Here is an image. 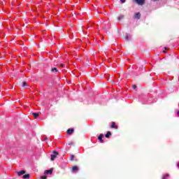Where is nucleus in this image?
I'll list each match as a JSON object with an SVG mask.
<instances>
[{
	"mask_svg": "<svg viewBox=\"0 0 179 179\" xmlns=\"http://www.w3.org/2000/svg\"><path fill=\"white\" fill-rule=\"evenodd\" d=\"M57 71H58V69H57V67H53L52 69V73H57Z\"/></svg>",
	"mask_w": 179,
	"mask_h": 179,
	"instance_id": "f8f14e48",
	"label": "nucleus"
},
{
	"mask_svg": "<svg viewBox=\"0 0 179 179\" xmlns=\"http://www.w3.org/2000/svg\"><path fill=\"white\" fill-rule=\"evenodd\" d=\"M122 18H124V15H119L118 20H122Z\"/></svg>",
	"mask_w": 179,
	"mask_h": 179,
	"instance_id": "dca6fc26",
	"label": "nucleus"
},
{
	"mask_svg": "<svg viewBox=\"0 0 179 179\" xmlns=\"http://www.w3.org/2000/svg\"><path fill=\"white\" fill-rule=\"evenodd\" d=\"M50 160H51L52 162H54V160H55V157H50Z\"/></svg>",
	"mask_w": 179,
	"mask_h": 179,
	"instance_id": "6ab92c4d",
	"label": "nucleus"
},
{
	"mask_svg": "<svg viewBox=\"0 0 179 179\" xmlns=\"http://www.w3.org/2000/svg\"><path fill=\"white\" fill-rule=\"evenodd\" d=\"M135 1L138 5H144L145 3V0H135Z\"/></svg>",
	"mask_w": 179,
	"mask_h": 179,
	"instance_id": "7ed1b4c3",
	"label": "nucleus"
},
{
	"mask_svg": "<svg viewBox=\"0 0 179 179\" xmlns=\"http://www.w3.org/2000/svg\"><path fill=\"white\" fill-rule=\"evenodd\" d=\"M132 88H133L134 90H136V85H133V86H132Z\"/></svg>",
	"mask_w": 179,
	"mask_h": 179,
	"instance_id": "412c9836",
	"label": "nucleus"
},
{
	"mask_svg": "<svg viewBox=\"0 0 179 179\" xmlns=\"http://www.w3.org/2000/svg\"><path fill=\"white\" fill-rule=\"evenodd\" d=\"M79 170V167L78 166H73L72 169V173H77Z\"/></svg>",
	"mask_w": 179,
	"mask_h": 179,
	"instance_id": "20e7f679",
	"label": "nucleus"
},
{
	"mask_svg": "<svg viewBox=\"0 0 179 179\" xmlns=\"http://www.w3.org/2000/svg\"><path fill=\"white\" fill-rule=\"evenodd\" d=\"M120 2H121L122 3H125L126 0H120Z\"/></svg>",
	"mask_w": 179,
	"mask_h": 179,
	"instance_id": "aec40b11",
	"label": "nucleus"
},
{
	"mask_svg": "<svg viewBox=\"0 0 179 179\" xmlns=\"http://www.w3.org/2000/svg\"><path fill=\"white\" fill-rule=\"evenodd\" d=\"M131 38V35H128V34H126L125 39L129 41Z\"/></svg>",
	"mask_w": 179,
	"mask_h": 179,
	"instance_id": "4468645a",
	"label": "nucleus"
},
{
	"mask_svg": "<svg viewBox=\"0 0 179 179\" xmlns=\"http://www.w3.org/2000/svg\"><path fill=\"white\" fill-rule=\"evenodd\" d=\"M69 145H73V142H70Z\"/></svg>",
	"mask_w": 179,
	"mask_h": 179,
	"instance_id": "5701e85b",
	"label": "nucleus"
},
{
	"mask_svg": "<svg viewBox=\"0 0 179 179\" xmlns=\"http://www.w3.org/2000/svg\"><path fill=\"white\" fill-rule=\"evenodd\" d=\"M111 136V132L110 131H108V132L106 134L105 136L106 138H110V136Z\"/></svg>",
	"mask_w": 179,
	"mask_h": 179,
	"instance_id": "9d476101",
	"label": "nucleus"
},
{
	"mask_svg": "<svg viewBox=\"0 0 179 179\" xmlns=\"http://www.w3.org/2000/svg\"><path fill=\"white\" fill-rule=\"evenodd\" d=\"M178 115H179V110L178 111Z\"/></svg>",
	"mask_w": 179,
	"mask_h": 179,
	"instance_id": "a878e982",
	"label": "nucleus"
},
{
	"mask_svg": "<svg viewBox=\"0 0 179 179\" xmlns=\"http://www.w3.org/2000/svg\"><path fill=\"white\" fill-rule=\"evenodd\" d=\"M74 129L73 128H69V129H67V134L69 135H71L73 132Z\"/></svg>",
	"mask_w": 179,
	"mask_h": 179,
	"instance_id": "0eeeda50",
	"label": "nucleus"
},
{
	"mask_svg": "<svg viewBox=\"0 0 179 179\" xmlns=\"http://www.w3.org/2000/svg\"><path fill=\"white\" fill-rule=\"evenodd\" d=\"M103 136H104L103 134H100V135H99V136H98V139H99V142H101V143H103V142H104V141L103 139Z\"/></svg>",
	"mask_w": 179,
	"mask_h": 179,
	"instance_id": "f03ea898",
	"label": "nucleus"
},
{
	"mask_svg": "<svg viewBox=\"0 0 179 179\" xmlns=\"http://www.w3.org/2000/svg\"><path fill=\"white\" fill-rule=\"evenodd\" d=\"M27 83L24 82L22 84V87H27Z\"/></svg>",
	"mask_w": 179,
	"mask_h": 179,
	"instance_id": "f3484780",
	"label": "nucleus"
},
{
	"mask_svg": "<svg viewBox=\"0 0 179 179\" xmlns=\"http://www.w3.org/2000/svg\"><path fill=\"white\" fill-rule=\"evenodd\" d=\"M178 167H179V163H178Z\"/></svg>",
	"mask_w": 179,
	"mask_h": 179,
	"instance_id": "393cba45",
	"label": "nucleus"
},
{
	"mask_svg": "<svg viewBox=\"0 0 179 179\" xmlns=\"http://www.w3.org/2000/svg\"><path fill=\"white\" fill-rule=\"evenodd\" d=\"M154 1H157V0H154Z\"/></svg>",
	"mask_w": 179,
	"mask_h": 179,
	"instance_id": "cd10ccee",
	"label": "nucleus"
},
{
	"mask_svg": "<svg viewBox=\"0 0 179 179\" xmlns=\"http://www.w3.org/2000/svg\"><path fill=\"white\" fill-rule=\"evenodd\" d=\"M74 159H75L74 157H71V158H70L71 161L74 160Z\"/></svg>",
	"mask_w": 179,
	"mask_h": 179,
	"instance_id": "4be33fe9",
	"label": "nucleus"
},
{
	"mask_svg": "<svg viewBox=\"0 0 179 179\" xmlns=\"http://www.w3.org/2000/svg\"><path fill=\"white\" fill-rule=\"evenodd\" d=\"M71 157H74V156H73V155H72V156H71Z\"/></svg>",
	"mask_w": 179,
	"mask_h": 179,
	"instance_id": "bb28decb",
	"label": "nucleus"
},
{
	"mask_svg": "<svg viewBox=\"0 0 179 179\" xmlns=\"http://www.w3.org/2000/svg\"><path fill=\"white\" fill-rule=\"evenodd\" d=\"M52 173H53V169H50V170H45L44 171V174L46 176L48 174L52 175Z\"/></svg>",
	"mask_w": 179,
	"mask_h": 179,
	"instance_id": "f257e3e1",
	"label": "nucleus"
},
{
	"mask_svg": "<svg viewBox=\"0 0 179 179\" xmlns=\"http://www.w3.org/2000/svg\"><path fill=\"white\" fill-rule=\"evenodd\" d=\"M32 114H33L34 117H35V118H37V117L39 116L38 113H33Z\"/></svg>",
	"mask_w": 179,
	"mask_h": 179,
	"instance_id": "2eb2a0df",
	"label": "nucleus"
},
{
	"mask_svg": "<svg viewBox=\"0 0 179 179\" xmlns=\"http://www.w3.org/2000/svg\"><path fill=\"white\" fill-rule=\"evenodd\" d=\"M23 178L26 179V178H30V174H24L23 176Z\"/></svg>",
	"mask_w": 179,
	"mask_h": 179,
	"instance_id": "9b49d317",
	"label": "nucleus"
},
{
	"mask_svg": "<svg viewBox=\"0 0 179 179\" xmlns=\"http://www.w3.org/2000/svg\"><path fill=\"white\" fill-rule=\"evenodd\" d=\"M110 127L111 128H116V129L118 128L117 125H116L115 122H112V124L110 125Z\"/></svg>",
	"mask_w": 179,
	"mask_h": 179,
	"instance_id": "1a4fd4ad",
	"label": "nucleus"
},
{
	"mask_svg": "<svg viewBox=\"0 0 179 179\" xmlns=\"http://www.w3.org/2000/svg\"><path fill=\"white\" fill-rule=\"evenodd\" d=\"M58 156V152L54 151L50 155V157H57Z\"/></svg>",
	"mask_w": 179,
	"mask_h": 179,
	"instance_id": "423d86ee",
	"label": "nucleus"
},
{
	"mask_svg": "<svg viewBox=\"0 0 179 179\" xmlns=\"http://www.w3.org/2000/svg\"><path fill=\"white\" fill-rule=\"evenodd\" d=\"M25 173H26L25 170H22L21 171H17V173L19 176V177H20L21 176H23V174H25Z\"/></svg>",
	"mask_w": 179,
	"mask_h": 179,
	"instance_id": "39448f33",
	"label": "nucleus"
},
{
	"mask_svg": "<svg viewBox=\"0 0 179 179\" xmlns=\"http://www.w3.org/2000/svg\"><path fill=\"white\" fill-rule=\"evenodd\" d=\"M163 52H164V53H166V50H164Z\"/></svg>",
	"mask_w": 179,
	"mask_h": 179,
	"instance_id": "b1692460",
	"label": "nucleus"
},
{
	"mask_svg": "<svg viewBox=\"0 0 179 179\" xmlns=\"http://www.w3.org/2000/svg\"><path fill=\"white\" fill-rule=\"evenodd\" d=\"M170 178V176L169 174H166V176H164L162 179H167V178Z\"/></svg>",
	"mask_w": 179,
	"mask_h": 179,
	"instance_id": "ddd939ff",
	"label": "nucleus"
},
{
	"mask_svg": "<svg viewBox=\"0 0 179 179\" xmlns=\"http://www.w3.org/2000/svg\"><path fill=\"white\" fill-rule=\"evenodd\" d=\"M41 179H47L46 175L45 176H42V177H41Z\"/></svg>",
	"mask_w": 179,
	"mask_h": 179,
	"instance_id": "a211bd4d",
	"label": "nucleus"
},
{
	"mask_svg": "<svg viewBox=\"0 0 179 179\" xmlns=\"http://www.w3.org/2000/svg\"><path fill=\"white\" fill-rule=\"evenodd\" d=\"M141 13H136L135 15H134V18H141Z\"/></svg>",
	"mask_w": 179,
	"mask_h": 179,
	"instance_id": "6e6552de",
	"label": "nucleus"
}]
</instances>
